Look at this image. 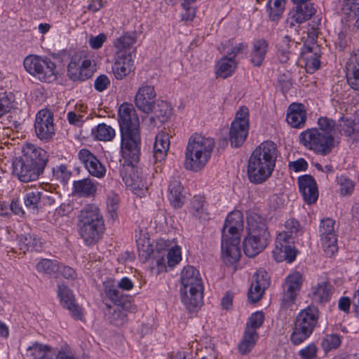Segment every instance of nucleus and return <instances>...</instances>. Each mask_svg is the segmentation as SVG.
<instances>
[{
	"instance_id": "nucleus-1",
	"label": "nucleus",
	"mask_w": 359,
	"mask_h": 359,
	"mask_svg": "<svg viewBox=\"0 0 359 359\" xmlns=\"http://www.w3.org/2000/svg\"><path fill=\"white\" fill-rule=\"evenodd\" d=\"M121 149L125 161L120 170L126 187L142 196L148 189V182L137 166L140 156L141 133L140 120L132 104L123 103L118 109Z\"/></svg>"
},
{
	"instance_id": "nucleus-2",
	"label": "nucleus",
	"mask_w": 359,
	"mask_h": 359,
	"mask_svg": "<svg viewBox=\"0 0 359 359\" xmlns=\"http://www.w3.org/2000/svg\"><path fill=\"white\" fill-rule=\"evenodd\" d=\"M277 158V147L271 141L260 144L252 153L248 164V177L255 184L264 182L272 174Z\"/></svg>"
},
{
	"instance_id": "nucleus-3",
	"label": "nucleus",
	"mask_w": 359,
	"mask_h": 359,
	"mask_svg": "<svg viewBox=\"0 0 359 359\" xmlns=\"http://www.w3.org/2000/svg\"><path fill=\"white\" fill-rule=\"evenodd\" d=\"M243 224V213L239 210L232 211L226 218L222 230L221 247L222 257L226 264H234L241 257L239 244Z\"/></svg>"
},
{
	"instance_id": "nucleus-4",
	"label": "nucleus",
	"mask_w": 359,
	"mask_h": 359,
	"mask_svg": "<svg viewBox=\"0 0 359 359\" xmlns=\"http://www.w3.org/2000/svg\"><path fill=\"white\" fill-rule=\"evenodd\" d=\"M78 221V231L86 245H95L102 238L105 230L104 220L97 205H86L80 211Z\"/></svg>"
},
{
	"instance_id": "nucleus-5",
	"label": "nucleus",
	"mask_w": 359,
	"mask_h": 359,
	"mask_svg": "<svg viewBox=\"0 0 359 359\" xmlns=\"http://www.w3.org/2000/svg\"><path fill=\"white\" fill-rule=\"evenodd\" d=\"M248 234L243 241V251L246 256L254 257L264 250L271 239L266 219L256 212H250L247 217Z\"/></svg>"
},
{
	"instance_id": "nucleus-6",
	"label": "nucleus",
	"mask_w": 359,
	"mask_h": 359,
	"mask_svg": "<svg viewBox=\"0 0 359 359\" xmlns=\"http://www.w3.org/2000/svg\"><path fill=\"white\" fill-rule=\"evenodd\" d=\"M215 144L212 138L198 133L192 135L186 148L184 168L194 172L203 168L211 157Z\"/></svg>"
},
{
	"instance_id": "nucleus-7",
	"label": "nucleus",
	"mask_w": 359,
	"mask_h": 359,
	"mask_svg": "<svg viewBox=\"0 0 359 359\" xmlns=\"http://www.w3.org/2000/svg\"><path fill=\"white\" fill-rule=\"evenodd\" d=\"M181 283L182 302L189 312H194L203 304V285L199 271L194 266H185L181 272Z\"/></svg>"
},
{
	"instance_id": "nucleus-8",
	"label": "nucleus",
	"mask_w": 359,
	"mask_h": 359,
	"mask_svg": "<svg viewBox=\"0 0 359 359\" xmlns=\"http://www.w3.org/2000/svg\"><path fill=\"white\" fill-rule=\"evenodd\" d=\"M285 227V230L278 233L276 238L273 256L278 262L287 261L291 263L297 257V251L294 247V238L297 236L300 225L297 220L291 219L286 221Z\"/></svg>"
},
{
	"instance_id": "nucleus-9",
	"label": "nucleus",
	"mask_w": 359,
	"mask_h": 359,
	"mask_svg": "<svg viewBox=\"0 0 359 359\" xmlns=\"http://www.w3.org/2000/svg\"><path fill=\"white\" fill-rule=\"evenodd\" d=\"M104 293L115 304L120 307L111 311L109 306L108 311L105 313L107 321L116 326H122L128 321L127 315L124 311H131L132 304L128 295L120 292L114 285L112 280L104 282Z\"/></svg>"
},
{
	"instance_id": "nucleus-10",
	"label": "nucleus",
	"mask_w": 359,
	"mask_h": 359,
	"mask_svg": "<svg viewBox=\"0 0 359 359\" xmlns=\"http://www.w3.org/2000/svg\"><path fill=\"white\" fill-rule=\"evenodd\" d=\"M318 317L319 311L315 306H308L299 313L290 336L294 345H299L309 337L318 324Z\"/></svg>"
},
{
	"instance_id": "nucleus-11",
	"label": "nucleus",
	"mask_w": 359,
	"mask_h": 359,
	"mask_svg": "<svg viewBox=\"0 0 359 359\" xmlns=\"http://www.w3.org/2000/svg\"><path fill=\"white\" fill-rule=\"evenodd\" d=\"M300 142L306 148L317 154L325 156L334 147V138L332 135L323 134L316 128L308 129L300 134Z\"/></svg>"
},
{
	"instance_id": "nucleus-12",
	"label": "nucleus",
	"mask_w": 359,
	"mask_h": 359,
	"mask_svg": "<svg viewBox=\"0 0 359 359\" xmlns=\"http://www.w3.org/2000/svg\"><path fill=\"white\" fill-rule=\"evenodd\" d=\"M25 70L42 82L50 83L56 79L55 65L50 59L29 55L23 62Z\"/></svg>"
},
{
	"instance_id": "nucleus-13",
	"label": "nucleus",
	"mask_w": 359,
	"mask_h": 359,
	"mask_svg": "<svg viewBox=\"0 0 359 359\" xmlns=\"http://www.w3.org/2000/svg\"><path fill=\"white\" fill-rule=\"evenodd\" d=\"M334 226L335 221L330 217L323 219L319 226L320 243L327 257H332L338 250Z\"/></svg>"
},
{
	"instance_id": "nucleus-14",
	"label": "nucleus",
	"mask_w": 359,
	"mask_h": 359,
	"mask_svg": "<svg viewBox=\"0 0 359 359\" xmlns=\"http://www.w3.org/2000/svg\"><path fill=\"white\" fill-rule=\"evenodd\" d=\"M93 67L90 60L74 55L67 66V76L73 81H84L93 76Z\"/></svg>"
},
{
	"instance_id": "nucleus-15",
	"label": "nucleus",
	"mask_w": 359,
	"mask_h": 359,
	"mask_svg": "<svg viewBox=\"0 0 359 359\" xmlns=\"http://www.w3.org/2000/svg\"><path fill=\"white\" fill-rule=\"evenodd\" d=\"M34 128L36 136L41 140L48 141L53 137V116L48 109H41L36 114Z\"/></svg>"
},
{
	"instance_id": "nucleus-16",
	"label": "nucleus",
	"mask_w": 359,
	"mask_h": 359,
	"mask_svg": "<svg viewBox=\"0 0 359 359\" xmlns=\"http://www.w3.org/2000/svg\"><path fill=\"white\" fill-rule=\"evenodd\" d=\"M303 282L300 273L295 272L288 276L283 284L282 306L288 308L294 304Z\"/></svg>"
},
{
	"instance_id": "nucleus-17",
	"label": "nucleus",
	"mask_w": 359,
	"mask_h": 359,
	"mask_svg": "<svg viewBox=\"0 0 359 359\" xmlns=\"http://www.w3.org/2000/svg\"><path fill=\"white\" fill-rule=\"evenodd\" d=\"M22 155L20 156L29 164L43 171L48 161V154L43 149L30 143L22 147Z\"/></svg>"
},
{
	"instance_id": "nucleus-18",
	"label": "nucleus",
	"mask_w": 359,
	"mask_h": 359,
	"mask_svg": "<svg viewBox=\"0 0 359 359\" xmlns=\"http://www.w3.org/2000/svg\"><path fill=\"white\" fill-rule=\"evenodd\" d=\"M13 174L22 182H29L39 179L43 171L32 166L22 158H15L13 161Z\"/></svg>"
},
{
	"instance_id": "nucleus-19",
	"label": "nucleus",
	"mask_w": 359,
	"mask_h": 359,
	"mask_svg": "<svg viewBox=\"0 0 359 359\" xmlns=\"http://www.w3.org/2000/svg\"><path fill=\"white\" fill-rule=\"evenodd\" d=\"M295 8L289 13L287 19V25L293 28L295 25H300L309 20L316 13V9L312 3H294Z\"/></svg>"
},
{
	"instance_id": "nucleus-20",
	"label": "nucleus",
	"mask_w": 359,
	"mask_h": 359,
	"mask_svg": "<svg viewBox=\"0 0 359 359\" xmlns=\"http://www.w3.org/2000/svg\"><path fill=\"white\" fill-rule=\"evenodd\" d=\"M156 96L154 86L144 83L136 93L135 105L140 111L149 114L153 109Z\"/></svg>"
},
{
	"instance_id": "nucleus-21",
	"label": "nucleus",
	"mask_w": 359,
	"mask_h": 359,
	"mask_svg": "<svg viewBox=\"0 0 359 359\" xmlns=\"http://www.w3.org/2000/svg\"><path fill=\"white\" fill-rule=\"evenodd\" d=\"M79 161L84 165L90 175L102 178L106 172L105 167L88 149H82L78 154Z\"/></svg>"
},
{
	"instance_id": "nucleus-22",
	"label": "nucleus",
	"mask_w": 359,
	"mask_h": 359,
	"mask_svg": "<svg viewBox=\"0 0 359 359\" xmlns=\"http://www.w3.org/2000/svg\"><path fill=\"white\" fill-rule=\"evenodd\" d=\"M134 58L130 53L116 51L115 62L112 67L114 75L116 79H123L132 71Z\"/></svg>"
},
{
	"instance_id": "nucleus-23",
	"label": "nucleus",
	"mask_w": 359,
	"mask_h": 359,
	"mask_svg": "<svg viewBox=\"0 0 359 359\" xmlns=\"http://www.w3.org/2000/svg\"><path fill=\"white\" fill-rule=\"evenodd\" d=\"M298 184L304 201L309 205L316 203L318 197V191L314 178L310 175L300 176L298 178Z\"/></svg>"
},
{
	"instance_id": "nucleus-24",
	"label": "nucleus",
	"mask_w": 359,
	"mask_h": 359,
	"mask_svg": "<svg viewBox=\"0 0 359 359\" xmlns=\"http://www.w3.org/2000/svg\"><path fill=\"white\" fill-rule=\"evenodd\" d=\"M302 55L307 73L313 74L320 68V49L317 44L304 45L302 50Z\"/></svg>"
},
{
	"instance_id": "nucleus-25",
	"label": "nucleus",
	"mask_w": 359,
	"mask_h": 359,
	"mask_svg": "<svg viewBox=\"0 0 359 359\" xmlns=\"http://www.w3.org/2000/svg\"><path fill=\"white\" fill-rule=\"evenodd\" d=\"M345 69L347 83L353 90H359V50L351 54Z\"/></svg>"
},
{
	"instance_id": "nucleus-26",
	"label": "nucleus",
	"mask_w": 359,
	"mask_h": 359,
	"mask_svg": "<svg viewBox=\"0 0 359 359\" xmlns=\"http://www.w3.org/2000/svg\"><path fill=\"white\" fill-rule=\"evenodd\" d=\"M306 120V111L304 104L301 103L291 104L287 112L286 121L292 128H302Z\"/></svg>"
},
{
	"instance_id": "nucleus-27",
	"label": "nucleus",
	"mask_w": 359,
	"mask_h": 359,
	"mask_svg": "<svg viewBox=\"0 0 359 359\" xmlns=\"http://www.w3.org/2000/svg\"><path fill=\"white\" fill-rule=\"evenodd\" d=\"M183 189L179 177L174 176L171 177L168 187V198L170 204L175 208H181L184 203L185 196L183 194Z\"/></svg>"
},
{
	"instance_id": "nucleus-28",
	"label": "nucleus",
	"mask_w": 359,
	"mask_h": 359,
	"mask_svg": "<svg viewBox=\"0 0 359 359\" xmlns=\"http://www.w3.org/2000/svg\"><path fill=\"white\" fill-rule=\"evenodd\" d=\"M57 294L62 306L67 309L75 319H81L82 317L81 310L75 304L72 292L67 287L59 285Z\"/></svg>"
},
{
	"instance_id": "nucleus-29",
	"label": "nucleus",
	"mask_w": 359,
	"mask_h": 359,
	"mask_svg": "<svg viewBox=\"0 0 359 359\" xmlns=\"http://www.w3.org/2000/svg\"><path fill=\"white\" fill-rule=\"evenodd\" d=\"M249 127L246 126V123H238L236 121H232L229 130V140L231 147H239L245 142L248 134Z\"/></svg>"
},
{
	"instance_id": "nucleus-30",
	"label": "nucleus",
	"mask_w": 359,
	"mask_h": 359,
	"mask_svg": "<svg viewBox=\"0 0 359 359\" xmlns=\"http://www.w3.org/2000/svg\"><path fill=\"white\" fill-rule=\"evenodd\" d=\"M136 41L137 33L135 32L125 33L118 38L115 42L116 51L130 53L133 57H135L136 48L133 47V45L136 43Z\"/></svg>"
},
{
	"instance_id": "nucleus-31",
	"label": "nucleus",
	"mask_w": 359,
	"mask_h": 359,
	"mask_svg": "<svg viewBox=\"0 0 359 359\" xmlns=\"http://www.w3.org/2000/svg\"><path fill=\"white\" fill-rule=\"evenodd\" d=\"M97 184L95 181L88 177L74 181L73 183L74 192L81 197H90L96 193Z\"/></svg>"
},
{
	"instance_id": "nucleus-32",
	"label": "nucleus",
	"mask_w": 359,
	"mask_h": 359,
	"mask_svg": "<svg viewBox=\"0 0 359 359\" xmlns=\"http://www.w3.org/2000/svg\"><path fill=\"white\" fill-rule=\"evenodd\" d=\"M154 116L149 118L150 123L154 126H156V119L158 120L161 123H164L168 121L172 114V108L170 105L165 101H158L153 105Z\"/></svg>"
},
{
	"instance_id": "nucleus-33",
	"label": "nucleus",
	"mask_w": 359,
	"mask_h": 359,
	"mask_svg": "<svg viewBox=\"0 0 359 359\" xmlns=\"http://www.w3.org/2000/svg\"><path fill=\"white\" fill-rule=\"evenodd\" d=\"M18 242L21 250L24 252L29 250L41 251L42 241L34 234H21L18 236Z\"/></svg>"
},
{
	"instance_id": "nucleus-34",
	"label": "nucleus",
	"mask_w": 359,
	"mask_h": 359,
	"mask_svg": "<svg viewBox=\"0 0 359 359\" xmlns=\"http://www.w3.org/2000/svg\"><path fill=\"white\" fill-rule=\"evenodd\" d=\"M190 348L191 351L195 349L196 359H216L217 356L215 346L210 340L205 342V345L193 342Z\"/></svg>"
},
{
	"instance_id": "nucleus-35",
	"label": "nucleus",
	"mask_w": 359,
	"mask_h": 359,
	"mask_svg": "<svg viewBox=\"0 0 359 359\" xmlns=\"http://www.w3.org/2000/svg\"><path fill=\"white\" fill-rule=\"evenodd\" d=\"M268 46L267 41L264 39L255 41L250 57L251 62L255 67H259L262 64L268 50Z\"/></svg>"
},
{
	"instance_id": "nucleus-36",
	"label": "nucleus",
	"mask_w": 359,
	"mask_h": 359,
	"mask_svg": "<svg viewBox=\"0 0 359 359\" xmlns=\"http://www.w3.org/2000/svg\"><path fill=\"white\" fill-rule=\"evenodd\" d=\"M258 338L259 334L257 331L245 328L243 339L238 344V350L241 353L244 355L249 353L255 346Z\"/></svg>"
},
{
	"instance_id": "nucleus-37",
	"label": "nucleus",
	"mask_w": 359,
	"mask_h": 359,
	"mask_svg": "<svg viewBox=\"0 0 359 359\" xmlns=\"http://www.w3.org/2000/svg\"><path fill=\"white\" fill-rule=\"evenodd\" d=\"M332 291V285L327 282H322L313 287V299L319 303L330 300Z\"/></svg>"
},
{
	"instance_id": "nucleus-38",
	"label": "nucleus",
	"mask_w": 359,
	"mask_h": 359,
	"mask_svg": "<svg viewBox=\"0 0 359 359\" xmlns=\"http://www.w3.org/2000/svg\"><path fill=\"white\" fill-rule=\"evenodd\" d=\"M236 68L235 60L229 57H224L217 64L216 74L217 76L226 79L233 74Z\"/></svg>"
},
{
	"instance_id": "nucleus-39",
	"label": "nucleus",
	"mask_w": 359,
	"mask_h": 359,
	"mask_svg": "<svg viewBox=\"0 0 359 359\" xmlns=\"http://www.w3.org/2000/svg\"><path fill=\"white\" fill-rule=\"evenodd\" d=\"M24 203L29 210H38L41 205V190L39 188L27 190L24 196Z\"/></svg>"
},
{
	"instance_id": "nucleus-40",
	"label": "nucleus",
	"mask_w": 359,
	"mask_h": 359,
	"mask_svg": "<svg viewBox=\"0 0 359 359\" xmlns=\"http://www.w3.org/2000/svg\"><path fill=\"white\" fill-rule=\"evenodd\" d=\"M285 3L286 0H268L266 11L271 21H277L280 18L285 11Z\"/></svg>"
},
{
	"instance_id": "nucleus-41",
	"label": "nucleus",
	"mask_w": 359,
	"mask_h": 359,
	"mask_svg": "<svg viewBox=\"0 0 359 359\" xmlns=\"http://www.w3.org/2000/svg\"><path fill=\"white\" fill-rule=\"evenodd\" d=\"M94 138L99 141H111L115 137V130L106 123H100L92 130Z\"/></svg>"
},
{
	"instance_id": "nucleus-42",
	"label": "nucleus",
	"mask_w": 359,
	"mask_h": 359,
	"mask_svg": "<svg viewBox=\"0 0 359 359\" xmlns=\"http://www.w3.org/2000/svg\"><path fill=\"white\" fill-rule=\"evenodd\" d=\"M338 127L341 135L350 137L353 141L358 142V140L356 138V133L358 131V129L356 128L355 121L341 117Z\"/></svg>"
},
{
	"instance_id": "nucleus-43",
	"label": "nucleus",
	"mask_w": 359,
	"mask_h": 359,
	"mask_svg": "<svg viewBox=\"0 0 359 359\" xmlns=\"http://www.w3.org/2000/svg\"><path fill=\"white\" fill-rule=\"evenodd\" d=\"M28 351H31L34 356V359H57V354L53 353L50 348L48 346L36 343L32 346L29 347Z\"/></svg>"
},
{
	"instance_id": "nucleus-44",
	"label": "nucleus",
	"mask_w": 359,
	"mask_h": 359,
	"mask_svg": "<svg viewBox=\"0 0 359 359\" xmlns=\"http://www.w3.org/2000/svg\"><path fill=\"white\" fill-rule=\"evenodd\" d=\"M39 272L48 274H57L60 271V264L56 260L43 259L36 266Z\"/></svg>"
},
{
	"instance_id": "nucleus-45",
	"label": "nucleus",
	"mask_w": 359,
	"mask_h": 359,
	"mask_svg": "<svg viewBox=\"0 0 359 359\" xmlns=\"http://www.w3.org/2000/svg\"><path fill=\"white\" fill-rule=\"evenodd\" d=\"M341 343V337L337 334H326L321 341V346L325 352L337 348Z\"/></svg>"
},
{
	"instance_id": "nucleus-46",
	"label": "nucleus",
	"mask_w": 359,
	"mask_h": 359,
	"mask_svg": "<svg viewBox=\"0 0 359 359\" xmlns=\"http://www.w3.org/2000/svg\"><path fill=\"white\" fill-rule=\"evenodd\" d=\"M119 205V197L117 194L111 192L108 194L107 198V210L109 218L115 221L118 218L117 210Z\"/></svg>"
},
{
	"instance_id": "nucleus-47",
	"label": "nucleus",
	"mask_w": 359,
	"mask_h": 359,
	"mask_svg": "<svg viewBox=\"0 0 359 359\" xmlns=\"http://www.w3.org/2000/svg\"><path fill=\"white\" fill-rule=\"evenodd\" d=\"M61 203V195L56 191H41V205H57Z\"/></svg>"
},
{
	"instance_id": "nucleus-48",
	"label": "nucleus",
	"mask_w": 359,
	"mask_h": 359,
	"mask_svg": "<svg viewBox=\"0 0 359 359\" xmlns=\"http://www.w3.org/2000/svg\"><path fill=\"white\" fill-rule=\"evenodd\" d=\"M317 130H319L323 134L332 135L334 136L336 123L334 120L325 116L320 117L318 120Z\"/></svg>"
},
{
	"instance_id": "nucleus-49",
	"label": "nucleus",
	"mask_w": 359,
	"mask_h": 359,
	"mask_svg": "<svg viewBox=\"0 0 359 359\" xmlns=\"http://www.w3.org/2000/svg\"><path fill=\"white\" fill-rule=\"evenodd\" d=\"M13 96L11 93L0 92V117L13 107Z\"/></svg>"
},
{
	"instance_id": "nucleus-50",
	"label": "nucleus",
	"mask_w": 359,
	"mask_h": 359,
	"mask_svg": "<svg viewBox=\"0 0 359 359\" xmlns=\"http://www.w3.org/2000/svg\"><path fill=\"white\" fill-rule=\"evenodd\" d=\"M191 214L196 218H204L206 215L203 200L200 197H194L191 202Z\"/></svg>"
},
{
	"instance_id": "nucleus-51",
	"label": "nucleus",
	"mask_w": 359,
	"mask_h": 359,
	"mask_svg": "<svg viewBox=\"0 0 359 359\" xmlns=\"http://www.w3.org/2000/svg\"><path fill=\"white\" fill-rule=\"evenodd\" d=\"M53 174L57 181L65 184L67 183L72 172L67 170V165L62 164L53 168Z\"/></svg>"
},
{
	"instance_id": "nucleus-52",
	"label": "nucleus",
	"mask_w": 359,
	"mask_h": 359,
	"mask_svg": "<svg viewBox=\"0 0 359 359\" xmlns=\"http://www.w3.org/2000/svg\"><path fill=\"white\" fill-rule=\"evenodd\" d=\"M252 281L255 283L256 287L262 288H268L270 285V278L266 271L264 270H259L252 276Z\"/></svg>"
},
{
	"instance_id": "nucleus-53",
	"label": "nucleus",
	"mask_w": 359,
	"mask_h": 359,
	"mask_svg": "<svg viewBox=\"0 0 359 359\" xmlns=\"http://www.w3.org/2000/svg\"><path fill=\"white\" fill-rule=\"evenodd\" d=\"M137 245L139 257L142 262L151 259L156 252L154 250L152 246L149 243V242L143 243L141 245L140 243H137Z\"/></svg>"
},
{
	"instance_id": "nucleus-54",
	"label": "nucleus",
	"mask_w": 359,
	"mask_h": 359,
	"mask_svg": "<svg viewBox=\"0 0 359 359\" xmlns=\"http://www.w3.org/2000/svg\"><path fill=\"white\" fill-rule=\"evenodd\" d=\"M264 320V315L262 311L253 313L248 319L245 328L253 329L257 331L262 325Z\"/></svg>"
},
{
	"instance_id": "nucleus-55",
	"label": "nucleus",
	"mask_w": 359,
	"mask_h": 359,
	"mask_svg": "<svg viewBox=\"0 0 359 359\" xmlns=\"http://www.w3.org/2000/svg\"><path fill=\"white\" fill-rule=\"evenodd\" d=\"M278 83L283 93L287 92L292 86V76L291 72L285 71L283 74H280L278 78Z\"/></svg>"
},
{
	"instance_id": "nucleus-56",
	"label": "nucleus",
	"mask_w": 359,
	"mask_h": 359,
	"mask_svg": "<svg viewBox=\"0 0 359 359\" xmlns=\"http://www.w3.org/2000/svg\"><path fill=\"white\" fill-rule=\"evenodd\" d=\"M341 10L344 15H359V0H344Z\"/></svg>"
},
{
	"instance_id": "nucleus-57",
	"label": "nucleus",
	"mask_w": 359,
	"mask_h": 359,
	"mask_svg": "<svg viewBox=\"0 0 359 359\" xmlns=\"http://www.w3.org/2000/svg\"><path fill=\"white\" fill-rule=\"evenodd\" d=\"M152 264H155L158 271H163L166 269L167 257L165 250H157L151 258Z\"/></svg>"
},
{
	"instance_id": "nucleus-58",
	"label": "nucleus",
	"mask_w": 359,
	"mask_h": 359,
	"mask_svg": "<svg viewBox=\"0 0 359 359\" xmlns=\"http://www.w3.org/2000/svg\"><path fill=\"white\" fill-rule=\"evenodd\" d=\"M340 185V193L342 196L350 195L354 189L353 182L346 176L341 175L338 178Z\"/></svg>"
},
{
	"instance_id": "nucleus-59",
	"label": "nucleus",
	"mask_w": 359,
	"mask_h": 359,
	"mask_svg": "<svg viewBox=\"0 0 359 359\" xmlns=\"http://www.w3.org/2000/svg\"><path fill=\"white\" fill-rule=\"evenodd\" d=\"M165 254L167 264L170 267L175 266L182 259L181 250L178 247L171 248L168 251L165 250Z\"/></svg>"
},
{
	"instance_id": "nucleus-60",
	"label": "nucleus",
	"mask_w": 359,
	"mask_h": 359,
	"mask_svg": "<svg viewBox=\"0 0 359 359\" xmlns=\"http://www.w3.org/2000/svg\"><path fill=\"white\" fill-rule=\"evenodd\" d=\"M256 285L257 284L252 281L250 287L248 292V299L252 303L258 302L262 298L266 290L265 288L256 287Z\"/></svg>"
},
{
	"instance_id": "nucleus-61",
	"label": "nucleus",
	"mask_w": 359,
	"mask_h": 359,
	"mask_svg": "<svg viewBox=\"0 0 359 359\" xmlns=\"http://www.w3.org/2000/svg\"><path fill=\"white\" fill-rule=\"evenodd\" d=\"M169 146L170 145L168 144H158V142H154L153 157L155 160V162H161V161L164 160L167 155Z\"/></svg>"
},
{
	"instance_id": "nucleus-62",
	"label": "nucleus",
	"mask_w": 359,
	"mask_h": 359,
	"mask_svg": "<svg viewBox=\"0 0 359 359\" xmlns=\"http://www.w3.org/2000/svg\"><path fill=\"white\" fill-rule=\"evenodd\" d=\"M318 348L315 344L311 343L299 351V356L303 359H313L316 357Z\"/></svg>"
},
{
	"instance_id": "nucleus-63",
	"label": "nucleus",
	"mask_w": 359,
	"mask_h": 359,
	"mask_svg": "<svg viewBox=\"0 0 359 359\" xmlns=\"http://www.w3.org/2000/svg\"><path fill=\"white\" fill-rule=\"evenodd\" d=\"M110 85L109 79L104 74L98 76L95 80L94 87L98 92H102L106 90Z\"/></svg>"
},
{
	"instance_id": "nucleus-64",
	"label": "nucleus",
	"mask_w": 359,
	"mask_h": 359,
	"mask_svg": "<svg viewBox=\"0 0 359 359\" xmlns=\"http://www.w3.org/2000/svg\"><path fill=\"white\" fill-rule=\"evenodd\" d=\"M248 115V109L245 107H241L237 111L236 117L233 121H236L238 123H246V126L249 127Z\"/></svg>"
}]
</instances>
